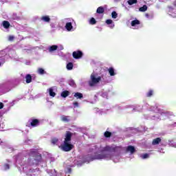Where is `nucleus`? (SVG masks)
Here are the masks:
<instances>
[{
    "label": "nucleus",
    "mask_w": 176,
    "mask_h": 176,
    "mask_svg": "<svg viewBox=\"0 0 176 176\" xmlns=\"http://www.w3.org/2000/svg\"><path fill=\"white\" fill-rule=\"evenodd\" d=\"M102 96L104 97V98H108L109 97V94L107 92L103 93Z\"/></svg>",
    "instance_id": "4c0bfd02"
},
{
    "label": "nucleus",
    "mask_w": 176,
    "mask_h": 176,
    "mask_svg": "<svg viewBox=\"0 0 176 176\" xmlns=\"http://www.w3.org/2000/svg\"><path fill=\"white\" fill-rule=\"evenodd\" d=\"M64 23H65V28L68 32H73L76 30V22L72 18H67L64 19Z\"/></svg>",
    "instance_id": "39448f33"
},
{
    "label": "nucleus",
    "mask_w": 176,
    "mask_h": 176,
    "mask_svg": "<svg viewBox=\"0 0 176 176\" xmlns=\"http://www.w3.org/2000/svg\"><path fill=\"white\" fill-rule=\"evenodd\" d=\"M37 72L39 74V75H43V74H45V70L42 68H39Z\"/></svg>",
    "instance_id": "c756f323"
},
{
    "label": "nucleus",
    "mask_w": 176,
    "mask_h": 176,
    "mask_svg": "<svg viewBox=\"0 0 176 176\" xmlns=\"http://www.w3.org/2000/svg\"><path fill=\"white\" fill-rule=\"evenodd\" d=\"M72 137V133L71 132H67L65 135V140L62 144L59 146V148L64 151V152H69V151L72 150L74 148V145L71 144V138Z\"/></svg>",
    "instance_id": "7ed1b4c3"
},
{
    "label": "nucleus",
    "mask_w": 176,
    "mask_h": 176,
    "mask_svg": "<svg viewBox=\"0 0 176 176\" xmlns=\"http://www.w3.org/2000/svg\"><path fill=\"white\" fill-rule=\"evenodd\" d=\"M29 160L28 164H25L23 166L24 173H32L31 166H38L42 160V156L36 150H30L28 151Z\"/></svg>",
    "instance_id": "f03ea898"
},
{
    "label": "nucleus",
    "mask_w": 176,
    "mask_h": 176,
    "mask_svg": "<svg viewBox=\"0 0 176 176\" xmlns=\"http://www.w3.org/2000/svg\"><path fill=\"white\" fill-rule=\"evenodd\" d=\"M106 24L109 25V28L113 30V28H115V23L111 19H107L106 20Z\"/></svg>",
    "instance_id": "9b49d317"
},
{
    "label": "nucleus",
    "mask_w": 176,
    "mask_h": 176,
    "mask_svg": "<svg viewBox=\"0 0 176 176\" xmlns=\"http://www.w3.org/2000/svg\"><path fill=\"white\" fill-rule=\"evenodd\" d=\"M25 79L26 83H31V82H32V77L30 74L26 75Z\"/></svg>",
    "instance_id": "4be33fe9"
},
{
    "label": "nucleus",
    "mask_w": 176,
    "mask_h": 176,
    "mask_svg": "<svg viewBox=\"0 0 176 176\" xmlns=\"http://www.w3.org/2000/svg\"><path fill=\"white\" fill-rule=\"evenodd\" d=\"M104 137H106V138H109V137H111V133L109 131L104 132Z\"/></svg>",
    "instance_id": "473e14b6"
},
{
    "label": "nucleus",
    "mask_w": 176,
    "mask_h": 176,
    "mask_svg": "<svg viewBox=\"0 0 176 176\" xmlns=\"http://www.w3.org/2000/svg\"><path fill=\"white\" fill-rule=\"evenodd\" d=\"M60 120H62V122H65V123H68V122L71 120V117L67 116H62L60 117Z\"/></svg>",
    "instance_id": "dca6fc26"
},
{
    "label": "nucleus",
    "mask_w": 176,
    "mask_h": 176,
    "mask_svg": "<svg viewBox=\"0 0 176 176\" xmlns=\"http://www.w3.org/2000/svg\"><path fill=\"white\" fill-rule=\"evenodd\" d=\"M47 91L49 93L50 97H56V91H57V87H52L49 88Z\"/></svg>",
    "instance_id": "0eeeda50"
},
{
    "label": "nucleus",
    "mask_w": 176,
    "mask_h": 176,
    "mask_svg": "<svg viewBox=\"0 0 176 176\" xmlns=\"http://www.w3.org/2000/svg\"><path fill=\"white\" fill-rule=\"evenodd\" d=\"M108 72L110 76H115V75H116V71L115 70V69H113V67H109L108 69Z\"/></svg>",
    "instance_id": "f3484780"
},
{
    "label": "nucleus",
    "mask_w": 176,
    "mask_h": 176,
    "mask_svg": "<svg viewBox=\"0 0 176 176\" xmlns=\"http://www.w3.org/2000/svg\"><path fill=\"white\" fill-rule=\"evenodd\" d=\"M111 17H112V19H117L118 18V13L116 12L113 11L111 13Z\"/></svg>",
    "instance_id": "7c9ffc66"
},
{
    "label": "nucleus",
    "mask_w": 176,
    "mask_h": 176,
    "mask_svg": "<svg viewBox=\"0 0 176 176\" xmlns=\"http://www.w3.org/2000/svg\"><path fill=\"white\" fill-rule=\"evenodd\" d=\"M73 105H74V108H78V107H79V103H78V102H74L73 103Z\"/></svg>",
    "instance_id": "58836bf2"
},
{
    "label": "nucleus",
    "mask_w": 176,
    "mask_h": 176,
    "mask_svg": "<svg viewBox=\"0 0 176 176\" xmlns=\"http://www.w3.org/2000/svg\"><path fill=\"white\" fill-rule=\"evenodd\" d=\"M99 82H101V76L96 73H92L88 81V85L90 87H94V86L98 85Z\"/></svg>",
    "instance_id": "423d86ee"
},
{
    "label": "nucleus",
    "mask_w": 176,
    "mask_h": 176,
    "mask_svg": "<svg viewBox=\"0 0 176 176\" xmlns=\"http://www.w3.org/2000/svg\"><path fill=\"white\" fill-rule=\"evenodd\" d=\"M30 124L32 127H36V126H39V120L38 119L32 120Z\"/></svg>",
    "instance_id": "ddd939ff"
},
{
    "label": "nucleus",
    "mask_w": 176,
    "mask_h": 176,
    "mask_svg": "<svg viewBox=\"0 0 176 176\" xmlns=\"http://www.w3.org/2000/svg\"><path fill=\"white\" fill-rule=\"evenodd\" d=\"M127 2L129 5H134V3H137V0H128Z\"/></svg>",
    "instance_id": "2f4dec72"
},
{
    "label": "nucleus",
    "mask_w": 176,
    "mask_h": 176,
    "mask_svg": "<svg viewBox=\"0 0 176 176\" xmlns=\"http://www.w3.org/2000/svg\"><path fill=\"white\" fill-rule=\"evenodd\" d=\"M4 56H6V50H1L0 51V58H2Z\"/></svg>",
    "instance_id": "c85d7f7f"
},
{
    "label": "nucleus",
    "mask_w": 176,
    "mask_h": 176,
    "mask_svg": "<svg viewBox=\"0 0 176 176\" xmlns=\"http://www.w3.org/2000/svg\"><path fill=\"white\" fill-rule=\"evenodd\" d=\"M63 49H64V47L63 46H60V50H63Z\"/></svg>",
    "instance_id": "79ce46f5"
},
{
    "label": "nucleus",
    "mask_w": 176,
    "mask_h": 176,
    "mask_svg": "<svg viewBox=\"0 0 176 176\" xmlns=\"http://www.w3.org/2000/svg\"><path fill=\"white\" fill-rule=\"evenodd\" d=\"M58 49V45H51L50 47H48V52H50V53H53V52H56V50H57Z\"/></svg>",
    "instance_id": "f8f14e48"
},
{
    "label": "nucleus",
    "mask_w": 176,
    "mask_h": 176,
    "mask_svg": "<svg viewBox=\"0 0 176 176\" xmlns=\"http://www.w3.org/2000/svg\"><path fill=\"white\" fill-rule=\"evenodd\" d=\"M151 96H153V90H150V91L147 93V97H151Z\"/></svg>",
    "instance_id": "f704fd0d"
},
{
    "label": "nucleus",
    "mask_w": 176,
    "mask_h": 176,
    "mask_svg": "<svg viewBox=\"0 0 176 176\" xmlns=\"http://www.w3.org/2000/svg\"><path fill=\"white\" fill-rule=\"evenodd\" d=\"M72 86H74L75 85V82L74 81H72V84H71Z\"/></svg>",
    "instance_id": "a19ab883"
},
{
    "label": "nucleus",
    "mask_w": 176,
    "mask_h": 176,
    "mask_svg": "<svg viewBox=\"0 0 176 176\" xmlns=\"http://www.w3.org/2000/svg\"><path fill=\"white\" fill-rule=\"evenodd\" d=\"M1 25L3 27V28L8 30V28L10 27V23L8 21H4L2 22Z\"/></svg>",
    "instance_id": "6ab92c4d"
},
{
    "label": "nucleus",
    "mask_w": 176,
    "mask_h": 176,
    "mask_svg": "<svg viewBox=\"0 0 176 176\" xmlns=\"http://www.w3.org/2000/svg\"><path fill=\"white\" fill-rule=\"evenodd\" d=\"M131 25L133 30H138V28H140V27L138 26L140 25V21L137 19L132 21L131 23Z\"/></svg>",
    "instance_id": "1a4fd4ad"
},
{
    "label": "nucleus",
    "mask_w": 176,
    "mask_h": 176,
    "mask_svg": "<svg viewBox=\"0 0 176 176\" xmlns=\"http://www.w3.org/2000/svg\"><path fill=\"white\" fill-rule=\"evenodd\" d=\"M119 147L115 146H102L100 144H97L94 146L93 152L94 155L87 157V160L85 163H89V162H93V160H113L115 163L118 162V159L116 160V156L113 155V152H116Z\"/></svg>",
    "instance_id": "f257e3e1"
},
{
    "label": "nucleus",
    "mask_w": 176,
    "mask_h": 176,
    "mask_svg": "<svg viewBox=\"0 0 176 176\" xmlns=\"http://www.w3.org/2000/svg\"><path fill=\"white\" fill-rule=\"evenodd\" d=\"M147 10L148 6H146V5H144L139 8V12H146Z\"/></svg>",
    "instance_id": "393cba45"
},
{
    "label": "nucleus",
    "mask_w": 176,
    "mask_h": 176,
    "mask_svg": "<svg viewBox=\"0 0 176 176\" xmlns=\"http://www.w3.org/2000/svg\"><path fill=\"white\" fill-rule=\"evenodd\" d=\"M8 41H10V42H12V41H14V36H8Z\"/></svg>",
    "instance_id": "c9c22d12"
},
{
    "label": "nucleus",
    "mask_w": 176,
    "mask_h": 176,
    "mask_svg": "<svg viewBox=\"0 0 176 176\" xmlns=\"http://www.w3.org/2000/svg\"><path fill=\"white\" fill-rule=\"evenodd\" d=\"M168 14L173 18L176 17V10L173 7L168 8Z\"/></svg>",
    "instance_id": "6e6552de"
},
{
    "label": "nucleus",
    "mask_w": 176,
    "mask_h": 176,
    "mask_svg": "<svg viewBox=\"0 0 176 176\" xmlns=\"http://www.w3.org/2000/svg\"><path fill=\"white\" fill-rule=\"evenodd\" d=\"M153 111L155 112V115H151L152 119H166L164 116H171L173 115V112L167 111H162V110L157 109V107H154Z\"/></svg>",
    "instance_id": "20e7f679"
},
{
    "label": "nucleus",
    "mask_w": 176,
    "mask_h": 176,
    "mask_svg": "<svg viewBox=\"0 0 176 176\" xmlns=\"http://www.w3.org/2000/svg\"><path fill=\"white\" fill-rule=\"evenodd\" d=\"M82 56H83V54L81 51H75L73 52V57L74 58H81Z\"/></svg>",
    "instance_id": "9d476101"
},
{
    "label": "nucleus",
    "mask_w": 176,
    "mask_h": 176,
    "mask_svg": "<svg viewBox=\"0 0 176 176\" xmlns=\"http://www.w3.org/2000/svg\"><path fill=\"white\" fill-rule=\"evenodd\" d=\"M89 24H91V25H94V24H96L97 21H96V19L94 18H91L89 21Z\"/></svg>",
    "instance_id": "bb28decb"
},
{
    "label": "nucleus",
    "mask_w": 176,
    "mask_h": 176,
    "mask_svg": "<svg viewBox=\"0 0 176 176\" xmlns=\"http://www.w3.org/2000/svg\"><path fill=\"white\" fill-rule=\"evenodd\" d=\"M66 68L68 71L72 70V69L74 68V64L72 63H67Z\"/></svg>",
    "instance_id": "5701e85b"
},
{
    "label": "nucleus",
    "mask_w": 176,
    "mask_h": 176,
    "mask_svg": "<svg viewBox=\"0 0 176 176\" xmlns=\"http://www.w3.org/2000/svg\"><path fill=\"white\" fill-rule=\"evenodd\" d=\"M9 168H10L9 164H5L3 165V170H9Z\"/></svg>",
    "instance_id": "e433bc0d"
},
{
    "label": "nucleus",
    "mask_w": 176,
    "mask_h": 176,
    "mask_svg": "<svg viewBox=\"0 0 176 176\" xmlns=\"http://www.w3.org/2000/svg\"><path fill=\"white\" fill-rule=\"evenodd\" d=\"M162 142V139L160 138H157L153 140L152 145H159Z\"/></svg>",
    "instance_id": "a211bd4d"
},
{
    "label": "nucleus",
    "mask_w": 176,
    "mask_h": 176,
    "mask_svg": "<svg viewBox=\"0 0 176 176\" xmlns=\"http://www.w3.org/2000/svg\"><path fill=\"white\" fill-rule=\"evenodd\" d=\"M0 66H1V63H0Z\"/></svg>",
    "instance_id": "a18cd8bd"
},
{
    "label": "nucleus",
    "mask_w": 176,
    "mask_h": 176,
    "mask_svg": "<svg viewBox=\"0 0 176 176\" xmlns=\"http://www.w3.org/2000/svg\"><path fill=\"white\" fill-rule=\"evenodd\" d=\"M142 159H148L149 157V154L148 153H144V154H142L140 155Z\"/></svg>",
    "instance_id": "cd10ccee"
},
{
    "label": "nucleus",
    "mask_w": 176,
    "mask_h": 176,
    "mask_svg": "<svg viewBox=\"0 0 176 176\" xmlns=\"http://www.w3.org/2000/svg\"><path fill=\"white\" fill-rule=\"evenodd\" d=\"M126 152L131 153V155H133L135 152V148L133 146H128L126 148Z\"/></svg>",
    "instance_id": "2eb2a0df"
},
{
    "label": "nucleus",
    "mask_w": 176,
    "mask_h": 176,
    "mask_svg": "<svg viewBox=\"0 0 176 176\" xmlns=\"http://www.w3.org/2000/svg\"><path fill=\"white\" fill-rule=\"evenodd\" d=\"M52 144H53V145H58V139H57L56 138H52Z\"/></svg>",
    "instance_id": "a878e982"
},
{
    "label": "nucleus",
    "mask_w": 176,
    "mask_h": 176,
    "mask_svg": "<svg viewBox=\"0 0 176 176\" xmlns=\"http://www.w3.org/2000/svg\"><path fill=\"white\" fill-rule=\"evenodd\" d=\"M41 21H44V23H50V16L49 15H45L41 16Z\"/></svg>",
    "instance_id": "4468645a"
},
{
    "label": "nucleus",
    "mask_w": 176,
    "mask_h": 176,
    "mask_svg": "<svg viewBox=\"0 0 176 176\" xmlns=\"http://www.w3.org/2000/svg\"><path fill=\"white\" fill-rule=\"evenodd\" d=\"M61 97H63V98H66V97H68L69 96V91H63L61 94H60Z\"/></svg>",
    "instance_id": "412c9836"
},
{
    "label": "nucleus",
    "mask_w": 176,
    "mask_h": 176,
    "mask_svg": "<svg viewBox=\"0 0 176 176\" xmlns=\"http://www.w3.org/2000/svg\"><path fill=\"white\" fill-rule=\"evenodd\" d=\"M74 97L77 99V100H82V98H83V94L77 92L74 94Z\"/></svg>",
    "instance_id": "aec40b11"
},
{
    "label": "nucleus",
    "mask_w": 176,
    "mask_h": 176,
    "mask_svg": "<svg viewBox=\"0 0 176 176\" xmlns=\"http://www.w3.org/2000/svg\"><path fill=\"white\" fill-rule=\"evenodd\" d=\"M3 108V103L0 102V109H2Z\"/></svg>",
    "instance_id": "ea45409f"
},
{
    "label": "nucleus",
    "mask_w": 176,
    "mask_h": 176,
    "mask_svg": "<svg viewBox=\"0 0 176 176\" xmlns=\"http://www.w3.org/2000/svg\"><path fill=\"white\" fill-rule=\"evenodd\" d=\"M104 10L103 7H98L96 10V13H98L99 14H101L102 13H104Z\"/></svg>",
    "instance_id": "b1692460"
},
{
    "label": "nucleus",
    "mask_w": 176,
    "mask_h": 176,
    "mask_svg": "<svg viewBox=\"0 0 176 176\" xmlns=\"http://www.w3.org/2000/svg\"><path fill=\"white\" fill-rule=\"evenodd\" d=\"M27 176H32L31 175H28V174H27Z\"/></svg>",
    "instance_id": "c03bdc74"
},
{
    "label": "nucleus",
    "mask_w": 176,
    "mask_h": 176,
    "mask_svg": "<svg viewBox=\"0 0 176 176\" xmlns=\"http://www.w3.org/2000/svg\"><path fill=\"white\" fill-rule=\"evenodd\" d=\"M77 165H78V166H82V164L78 163Z\"/></svg>",
    "instance_id": "37998d69"
},
{
    "label": "nucleus",
    "mask_w": 176,
    "mask_h": 176,
    "mask_svg": "<svg viewBox=\"0 0 176 176\" xmlns=\"http://www.w3.org/2000/svg\"><path fill=\"white\" fill-rule=\"evenodd\" d=\"M145 17H146V19H148V20H151V19H153V15H149V14H145Z\"/></svg>",
    "instance_id": "72a5a7b5"
}]
</instances>
